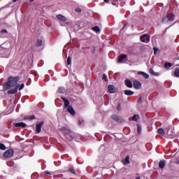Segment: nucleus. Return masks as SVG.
<instances>
[{"mask_svg": "<svg viewBox=\"0 0 179 179\" xmlns=\"http://www.w3.org/2000/svg\"><path fill=\"white\" fill-rule=\"evenodd\" d=\"M111 118L112 120H113L116 122H118L119 124H122V122H124V120L117 115H113L111 116Z\"/></svg>", "mask_w": 179, "mask_h": 179, "instance_id": "39448f33", "label": "nucleus"}, {"mask_svg": "<svg viewBox=\"0 0 179 179\" xmlns=\"http://www.w3.org/2000/svg\"><path fill=\"white\" fill-rule=\"evenodd\" d=\"M14 154H15V151H13V150H12V149H10V150H6L3 153V157H5V158L12 157V156H13Z\"/></svg>", "mask_w": 179, "mask_h": 179, "instance_id": "20e7f679", "label": "nucleus"}, {"mask_svg": "<svg viewBox=\"0 0 179 179\" xmlns=\"http://www.w3.org/2000/svg\"><path fill=\"white\" fill-rule=\"evenodd\" d=\"M13 2H17V0H13Z\"/></svg>", "mask_w": 179, "mask_h": 179, "instance_id": "c03bdc74", "label": "nucleus"}, {"mask_svg": "<svg viewBox=\"0 0 179 179\" xmlns=\"http://www.w3.org/2000/svg\"><path fill=\"white\" fill-rule=\"evenodd\" d=\"M126 26H127V25H124L122 29H125V27H126Z\"/></svg>", "mask_w": 179, "mask_h": 179, "instance_id": "49530a36", "label": "nucleus"}, {"mask_svg": "<svg viewBox=\"0 0 179 179\" xmlns=\"http://www.w3.org/2000/svg\"><path fill=\"white\" fill-rule=\"evenodd\" d=\"M176 78H179V68H176L174 71Z\"/></svg>", "mask_w": 179, "mask_h": 179, "instance_id": "393cba45", "label": "nucleus"}, {"mask_svg": "<svg viewBox=\"0 0 179 179\" xmlns=\"http://www.w3.org/2000/svg\"><path fill=\"white\" fill-rule=\"evenodd\" d=\"M72 139H73V137L69 136V141H72Z\"/></svg>", "mask_w": 179, "mask_h": 179, "instance_id": "79ce46f5", "label": "nucleus"}, {"mask_svg": "<svg viewBox=\"0 0 179 179\" xmlns=\"http://www.w3.org/2000/svg\"><path fill=\"white\" fill-rule=\"evenodd\" d=\"M23 89H24V84H21L20 88H19V90H23Z\"/></svg>", "mask_w": 179, "mask_h": 179, "instance_id": "c9c22d12", "label": "nucleus"}, {"mask_svg": "<svg viewBox=\"0 0 179 179\" xmlns=\"http://www.w3.org/2000/svg\"><path fill=\"white\" fill-rule=\"evenodd\" d=\"M133 86L134 89H136V90H139V89L142 87V84H141V82L138 80H134L133 83Z\"/></svg>", "mask_w": 179, "mask_h": 179, "instance_id": "6e6552de", "label": "nucleus"}, {"mask_svg": "<svg viewBox=\"0 0 179 179\" xmlns=\"http://www.w3.org/2000/svg\"><path fill=\"white\" fill-rule=\"evenodd\" d=\"M44 124V122H41L39 124L36 125V131L38 134H40L41 132V128Z\"/></svg>", "mask_w": 179, "mask_h": 179, "instance_id": "9b49d317", "label": "nucleus"}, {"mask_svg": "<svg viewBox=\"0 0 179 179\" xmlns=\"http://www.w3.org/2000/svg\"><path fill=\"white\" fill-rule=\"evenodd\" d=\"M106 3H110V0H103Z\"/></svg>", "mask_w": 179, "mask_h": 179, "instance_id": "37998d69", "label": "nucleus"}, {"mask_svg": "<svg viewBox=\"0 0 179 179\" xmlns=\"http://www.w3.org/2000/svg\"><path fill=\"white\" fill-rule=\"evenodd\" d=\"M125 58H127V55H125V54L120 55L119 56V59L117 60L118 64H121V62H122V60L125 59Z\"/></svg>", "mask_w": 179, "mask_h": 179, "instance_id": "2eb2a0df", "label": "nucleus"}, {"mask_svg": "<svg viewBox=\"0 0 179 179\" xmlns=\"http://www.w3.org/2000/svg\"><path fill=\"white\" fill-rule=\"evenodd\" d=\"M158 134H159V135H162V136H164L165 135L164 129L163 128H159L158 129Z\"/></svg>", "mask_w": 179, "mask_h": 179, "instance_id": "b1692460", "label": "nucleus"}, {"mask_svg": "<svg viewBox=\"0 0 179 179\" xmlns=\"http://www.w3.org/2000/svg\"><path fill=\"white\" fill-rule=\"evenodd\" d=\"M24 120H28L29 121H31L33 120H36V116H34V115L26 116L24 117Z\"/></svg>", "mask_w": 179, "mask_h": 179, "instance_id": "a211bd4d", "label": "nucleus"}, {"mask_svg": "<svg viewBox=\"0 0 179 179\" xmlns=\"http://www.w3.org/2000/svg\"><path fill=\"white\" fill-rule=\"evenodd\" d=\"M143 76L145 79H149V74L146 73L144 72V73L143 74Z\"/></svg>", "mask_w": 179, "mask_h": 179, "instance_id": "7c9ffc66", "label": "nucleus"}, {"mask_svg": "<svg viewBox=\"0 0 179 179\" xmlns=\"http://www.w3.org/2000/svg\"><path fill=\"white\" fill-rule=\"evenodd\" d=\"M176 66H179V64H178V65H176Z\"/></svg>", "mask_w": 179, "mask_h": 179, "instance_id": "09e8293b", "label": "nucleus"}, {"mask_svg": "<svg viewBox=\"0 0 179 179\" xmlns=\"http://www.w3.org/2000/svg\"><path fill=\"white\" fill-rule=\"evenodd\" d=\"M84 121L83 120H79L78 121V124L81 125L82 124H83Z\"/></svg>", "mask_w": 179, "mask_h": 179, "instance_id": "4c0bfd02", "label": "nucleus"}, {"mask_svg": "<svg viewBox=\"0 0 179 179\" xmlns=\"http://www.w3.org/2000/svg\"><path fill=\"white\" fill-rule=\"evenodd\" d=\"M92 30H93V31H95V33H99L100 31V27H99L98 26H95L92 28Z\"/></svg>", "mask_w": 179, "mask_h": 179, "instance_id": "4be33fe9", "label": "nucleus"}, {"mask_svg": "<svg viewBox=\"0 0 179 179\" xmlns=\"http://www.w3.org/2000/svg\"><path fill=\"white\" fill-rule=\"evenodd\" d=\"M43 46V40L38 39L36 43V47H42Z\"/></svg>", "mask_w": 179, "mask_h": 179, "instance_id": "6ab92c4d", "label": "nucleus"}, {"mask_svg": "<svg viewBox=\"0 0 179 179\" xmlns=\"http://www.w3.org/2000/svg\"><path fill=\"white\" fill-rule=\"evenodd\" d=\"M140 40L142 43H149L150 41V37L148 35L144 34L141 36Z\"/></svg>", "mask_w": 179, "mask_h": 179, "instance_id": "423d86ee", "label": "nucleus"}, {"mask_svg": "<svg viewBox=\"0 0 179 179\" xmlns=\"http://www.w3.org/2000/svg\"><path fill=\"white\" fill-rule=\"evenodd\" d=\"M149 73H150L152 76H154L155 72V71H153V69H150Z\"/></svg>", "mask_w": 179, "mask_h": 179, "instance_id": "2f4dec72", "label": "nucleus"}, {"mask_svg": "<svg viewBox=\"0 0 179 179\" xmlns=\"http://www.w3.org/2000/svg\"><path fill=\"white\" fill-rule=\"evenodd\" d=\"M19 77L8 78V82L3 85V89L8 90V94H15V93H17V90H19V84L17 82H19ZM10 87H15V89L9 90Z\"/></svg>", "mask_w": 179, "mask_h": 179, "instance_id": "f257e3e1", "label": "nucleus"}, {"mask_svg": "<svg viewBox=\"0 0 179 179\" xmlns=\"http://www.w3.org/2000/svg\"><path fill=\"white\" fill-rule=\"evenodd\" d=\"M108 92H109V93H110L111 94L117 93V88L114 87V85H109L108 86Z\"/></svg>", "mask_w": 179, "mask_h": 179, "instance_id": "0eeeda50", "label": "nucleus"}, {"mask_svg": "<svg viewBox=\"0 0 179 179\" xmlns=\"http://www.w3.org/2000/svg\"><path fill=\"white\" fill-rule=\"evenodd\" d=\"M124 84L127 86V87H129V89H132L133 85H132V82H131V80H125Z\"/></svg>", "mask_w": 179, "mask_h": 179, "instance_id": "ddd939ff", "label": "nucleus"}, {"mask_svg": "<svg viewBox=\"0 0 179 179\" xmlns=\"http://www.w3.org/2000/svg\"><path fill=\"white\" fill-rule=\"evenodd\" d=\"M2 72V70L0 69V73Z\"/></svg>", "mask_w": 179, "mask_h": 179, "instance_id": "de8ad7c7", "label": "nucleus"}, {"mask_svg": "<svg viewBox=\"0 0 179 179\" xmlns=\"http://www.w3.org/2000/svg\"><path fill=\"white\" fill-rule=\"evenodd\" d=\"M140 117L139 115H134L132 117H129V121H138L139 120Z\"/></svg>", "mask_w": 179, "mask_h": 179, "instance_id": "f3484780", "label": "nucleus"}, {"mask_svg": "<svg viewBox=\"0 0 179 179\" xmlns=\"http://www.w3.org/2000/svg\"><path fill=\"white\" fill-rule=\"evenodd\" d=\"M44 173L45 174H48V175H50L51 173H50V171H44Z\"/></svg>", "mask_w": 179, "mask_h": 179, "instance_id": "ea45409f", "label": "nucleus"}, {"mask_svg": "<svg viewBox=\"0 0 179 179\" xmlns=\"http://www.w3.org/2000/svg\"><path fill=\"white\" fill-rule=\"evenodd\" d=\"M57 19H58L59 22H66V17L62 15H57Z\"/></svg>", "mask_w": 179, "mask_h": 179, "instance_id": "f8f14e48", "label": "nucleus"}, {"mask_svg": "<svg viewBox=\"0 0 179 179\" xmlns=\"http://www.w3.org/2000/svg\"><path fill=\"white\" fill-rule=\"evenodd\" d=\"M69 171H70V173H72V174H75L76 171L73 168H71L69 169Z\"/></svg>", "mask_w": 179, "mask_h": 179, "instance_id": "f704fd0d", "label": "nucleus"}, {"mask_svg": "<svg viewBox=\"0 0 179 179\" xmlns=\"http://www.w3.org/2000/svg\"><path fill=\"white\" fill-rule=\"evenodd\" d=\"M1 34H7L8 31L6 29H2L1 31Z\"/></svg>", "mask_w": 179, "mask_h": 179, "instance_id": "473e14b6", "label": "nucleus"}, {"mask_svg": "<svg viewBox=\"0 0 179 179\" xmlns=\"http://www.w3.org/2000/svg\"><path fill=\"white\" fill-rule=\"evenodd\" d=\"M75 12H76V13H82V9H80V8H76Z\"/></svg>", "mask_w": 179, "mask_h": 179, "instance_id": "c85d7f7f", "label": "nucleus"}, {"mask_svg": "<svg viewBox=\"0 0 179 179\" xmlns=\"http://www.w3.org/2000/svg\"><path fill=\"white\" fill-rule=\"evenodd\" d=\"M0 149H1V150H6V147L5 146V145L1 143L0 144Z\"/></svg>", "mask_w": 179, "mask_h": 179, "instance_id": "cd10ccee", "label": "nucleus"}, {"mask_svg": "<svg viewBox=\"0 0 179 179\" xmlns=\"http://www.w3.org/2000/svg\"><path fill=\"white\" fill-rule=\"evenodd\" d=\"M138 103H142V97H140L138 100Z\"/></svg>", "mask_w": 179, "mask_h": 179, "instance_id": "a19ab883", "label": "nucleus"}, {"mask_svg": "<svg viewBox=\"0 0 179 179\" xmlns=\"http://www.w3.org/2000/svg\"><path fill=\"white\" fill-rule=\"evenodd\" d=\"M176 19V15L173 14H168L162 18V23H171Z\"/></svg>", "mask_w": 179, "mask_h": 179, "instance_id": "7ed1b4c3", "label": "nucleus"}, {"mask_svg": "<svg viewBox=\"0 0 179 179\" xmlns=\"http://www.w3.org/2000/svg\"><path fill=\"white\" fill-rule=\"evenodd\" d=\"M61 131H62V132H64V134H65L66 135H71L72 132L70 129H67L65 127H62Z\"/></svg>", "mask_w": 179, "mask_h": 179, "instance_id": "9d476101", "label": "nucleus"}, {"mask_svg": "<svg viewBox=\"0 0 179 179\" xmlns=\"http://www.w3.org/2000/svg\"><path fill=\"white\" fill-rule=\"evenodd\" d=\"M116 108H117V111H121V103H118Z\"/></svg>", "mask_w": 179, "mask_h": 179, "instance_id": "72a5a7b5", "label": "nucleus"}, {"mask_svg": "<svg viewBox=\"0 0 179 179\" xmlns=\"http://www.w3.org/2000/svg\"><path fill=\"white\" fill-rule=\"evenodd\" d=\"M102 79H103V80H104L105 82H108V80L107 79V75H106V74H103V75Z\"/></svg>", "mask_w": 179, "mask_h": 179, "instance_id": "c756f323", "label": "nucleus"}, {"mask_svg": "<svg viewBox=\"0 0 179 179\" xmlns=\"http://www.w3.org/2000/svg\"><path fill=\"white\" fill-rule=\"evenodd\" d=\"M129 163H131V162H129V155H127L126 157H125V159H124V160L123 161V164H129Z\"/></svg>", "mask_w": 179, "mask_h": 179, "instance_id": "412c9836", "label": "nucleus"}, {"mask_svg": "<svg viewBox=\"0 0 179 179\" xmlns=\"http://www.w3.org/2000/svg\"><path fill=\"white\" fill-rule=\"evenodd\" d=\"M72 64V59H71V57H69L67 58V65H71Z\"/></svg>", "mask_w": 179, "mask_h": 179, "instance_id": "bb28decb", "label": "nucleus"}, {"mask_svg": "<svg viewBox=\"0 0 179 179\" xmlns=\"http://www.w3.org/2000/svg\"><path fill=\"white\" fill-rule=\"evenodd\" d=\"M15 127H16V128H26L27 127V124H26V123L23 122H21L15 123Z\"/></svg>", "mask_w": 179, "mask_h": 179, "instance_id": "1a4fd4ad", "label": "nucleus"}, {"mask_svg": "<svg viewBox=\"0 0 179 179\" xmlns=\"http://www.w3.org/2000/svg\"><path fill=\"white\" fill-rule=\"evenodd\" d=\"M137 132L138 134L142 133V127L139 124H138Z\"/></svg>", "mask_w": 179, "mask_h": 179, "instance_id": "a878e982", "label": "nucleus"}, {"mask_svg": "<svg viewBox=\"0 0 179 179\" xmlns=\"http://www.w3.org/2000/svg\"><path fill=\"white\" fill-rule=\"evenodd\" d=\"M173 66V64L170 62H165L164 64V68H166V69H170V68H171Z\"/></svg>", "mask_w": 179, "mask_h": 179, "instance_id": "aec40b11", "label": "nucleus"}, {"mask_svg": "<svg viewBox=\"0 0 179 179\" xmlns=\"http://www.w3.org/2000/svg\"><path fill=\"white\" fill-rule=\"evenodd\" d=\"M64 92H65L64 87H59L58 93H59V94H64Z\"/></svg>", "mask_w": 179, "mask_h": 179, "instance_id": "5701e85b", "label": "nucleus"}, {"mask_svg": "<svg viewBox=\"0 0 179 179\" xmlns=\"http://www.w3.org/2000/svg\"><path fill=\"white\" fill-rule=\"evenodd\" d=\"M135 92H134V91L129 90H124V94L126 96H133V94H134Z\"/></svg>", "mask_w": 179, "mask_h": 179, "instance_id": "dca6fc26", "label": "nucleus"}, {"mask_svg": "<svg viewBox=\"0 0 179 179\" xmlns=\"http://www.w3.org/2000/svg\"><path fill=\"white\" fill-rule=\"evenodd\" d=\"M154 76H160V73H155Z\"/></svg>", "mask_w": 179, "mask_h": 179, "instance_id": "58836bf2", "label": "nucleus"}, {"mask_svg": "<svg viewBox=\"0 0 179 179\" xmlns=\"http://www.w3.org/2000/svg\"><path fill=\"white\" fill-rule=\"evenodd\" d=\"M144 73H145V72H143V71H138V72L137 73V75H143Z\"/></svg>", "mask_w": 179, "mask_h": 179, "instance_id": "e433bc0d", "label": "nucleus"}, {"mask_svg": "<svg viewBox=\"0 0 179 179\" xmlns=\"http://www.w3.org/2000/svg\"><path fill=\"white\" fill-rule=\"evenodd\" d=\"M61 99L64 102V107L66 108L68 113H69V114L71 115H75L76 112H75V110L72 106H69V100H68L66 98H64V96H62Z\"/></svg>", "mask_w": 179, "mask_h": 179, "instance_id": "f03ea898", "label": "nucleus"}, {"mask_svg": "<svg viewBox=\"0 0 179 179\" xmlns=\"http://www.w3.org/2000/svg\"><path fill=\"white\" fill-rule=\"evenodd\" d=\"M159 169H164L166 167V160L162 159L159 162Z\"/></svg>", "mask_w": 179, "mask_h": 179, "instance_id": "4468645a", "label": "nucleus"}, {"mask_svg": "<svg viewBox=\"0 0 179 179\" xmlns=\"http://www.w3.org/2000/svg\"><path fill=\"white\" fill-rule=\"evenodd\" d=\"M30 1V2H33L34 0H29Z\"/></svg>", "mask_w": 179, "mask_h": 179, "instance_id": "a18cd8bd", "label": "nucleus"}]
</instances>
